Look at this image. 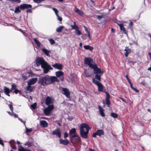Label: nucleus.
Returning <instances> with one entry per match:
<instances>
[{"instance_id":"f257e3e1","label":"nucleus","mask_w":151,"mask_h":151,"mask_svg":"<svg viewBox=\"0 0 151 151\" xmlns=\"http://www.w3.org/2000/svg\"><path fill=\"white\" fill-rule=\"evenodd\" d=\"M36 65L37 66L41 65V68L43 69V72L45 73H47L50 70H53V68L51 66L41 58H39L36 59Z\"/></svg>"},{"instance_id":"f03ea898","label":"nucleus","mask_w":151,"mask_h":151,"mask_svg":"<svg viewBox=\"0 0 151 151\" xmlns=\"http://www.w3.org/2000/svg\"><path fill=\"white\" fill-rule=\"evenodd\" d=\"M58 81V80L55 76H47L40 78L39 80V83L43 86H46L47 85L53 82Z\"/></svg>"},{"instance_id":"7ed1b4c3","label":"nucleus","mask_w":151,"mask_h":151,"mask_svg":"<svg viewBox=\"0 0 151 151\" xmlns=\"http://www.w3.org/2000/svg\"><path fill=\"white\" fill-rule=\"evenodd\" d=\"M90 129L89 126L86 124L83 123L81 125L80 134L82 138L84 139L87 138L88 134Z\"/></svg>"},{"instance_id":"20e7f679","label":"nucleus","mask_w":151,"mask_h":151,"mask_svg":"<svg viewBox=\"0 0 151 151\" xmlns=\"http://www.w3.org/2000/svg\"><path fill=\"white\" fill-rule=\"evenodd\" d=\"M32 6L31 5L24 4L21 5L19 7H16L14 11V12L18 14L21 12L20 9H24L26 8H31Z\"/></svg>"},{"instance_id":"39448f33","label":"nucleus","mask_w":151,"mask_h":151,"mask_svg":"<svg viewBox=\"0 0 151 151\" xmlns=\"http://www.w3.org/2000/svg\"><path fill=\"white\" fill-rule=\"evenodd\" d=\"M84 63L85 64L88 65L89 67L92 68L96 64L93 62V60L90 58H85Z\"/></svg>"},{"instance_id":"423d86ee","label":"nucleus","mask_w":151,"mask_h":151,"mask_svg":"<svg viewBox=\"0 0 151 151\" xmlns=\"http://www.w3.org/2000/svg\"><path fill=\"white\" fill-rule=\"evenodd\" d=\"M71 142L73 145L81 142L80 137L77 134H75L73 137H71Z\"/></svg>"},{"instance_id":"0eeeda50","label":"nucleus","mask_w":151,"mask_h":151,"mask_svg":"<svg viewBox=\"0 0 151 151\" xmlns=\"http://www.w3.org/2000/svg\"><path fill=\"white\" fill-rule=\"evenodd\" d=\"M54 107L53 105H49L48 107L44 110V112L47 115H49L51 111L53 109Z\"/></svg>"},{"instance_id":"6e6552de","label":"nucleus","mask_w":151,"mask_h":151,"mask_svg":"<svg viewBox=\"0 0 151 151\" xmlns=\"http://www.w3.org/2000/svg\"><path fill=\"white\" fill-rule=\"evenodd\" d=\"M92 68L93 69L95 74H102L103 73V70L102 69L101 70L100 68H98L96 64L94 65Z\"/></svg>"},{"instance_id":"1a4fd4ad","label":"nucleus","mask_w":151,"mask_h":151,"mask_svg":"<svg viewBox=\"0 0 151 151\" xmlns=\"http://www.w3.org/2000/svg\"><path fill=\"white\" fill-rule=\"evenodd\" d=\"M122 23H117V24L119 26L120 29L122 32L125 34H127V33L126 32L125 29L123 26V24L126 23V22L124 21L122 22Z\"/></svg>"},{"instance_id":"9d476101","label":"nucleus","mask_w":151,"mask_h":151,"mask_svg":"<svg viewBox=\"0 0 151 151\" xmlns=\"http://www.w3.org/2000/svg\"><path fill=\"white\" fill-rule=\"evenodd\" d=\"M54 101V99L51 97L47 96L46 99V104L49 105L50 104H52Z\"/></svg>"},{"instance_id":"9b49d317","label":"nucleus","mask_w":151,"mask_h":151,"mask_svg":"<svg viewBox=\"0 0 151 151\" xmlns=\"http://www.w3.org/2000/svg\"><path fill=\"white\" fill-rule=\"evenodd\" d=\"M52 134H53L55 135L58 137L59 138H60L61 137V132L59 129H57L54 130Z\"/></svg>"},{"instance_id":"f8f14e48","label":"nucleus","mask_w":151,"mask_h":151,"mask_svg":"<svg viewBox=\"0 0 151 151\" xmlns=\"http://www.w3.org/2000/svg\"><path fill=\"white\" fill-rule=\"evenodd\" d=\"M37 78H33L30 79L28 82V85H32L35 83L37 81Z\"/></svg>"},{"instance_id":"ddd939ff","label":"nucleus","mask_w":151,"mask_h":151,"mask_svg":"<svg viewBox=\"0 0 151 151\" xmlns=\"http://www.w3.org/2000/svg\"><path fill=\"white\" fill-rule=\"evenodd\" d=\"M9 143L10 144L12 148L14 150H15L17 148L16 146L15 145L16 143L15 141L14 140H12L9 142Z\"/></svg>"},{"instance_id":"4468645a","label":"nucleus","mask_w":151,"mask_h":151,"mask_svg":"<svg viewBox=\"0 0 151 151\" xmlns=\"http://www.w3.org/2000/svg\"><path fill=\"white\" fill-rule=\"evenodd\" d=\"M63 93L67 97L69 98L70 97V92L66 88H63Z\"/></svg>"},{"instance_id":"2eb2a0df","label":"nucleus","mask_w":151,"mask_h":151,"mask_svg":"<svg viewBox=\"0 0 151 151\" xmlns=\"http://www.w3.org/2000/svg\"><path fill=\"white\" fill-rule=\"evenodd\" d=\"M69 135L71 137H73L76 134V129L75 128H73L71 129L69 131Z\"/></svg>"},{"instance_id":"dca6fc26","label":"nucleus","mask_w":151,"mask_h":151,"mask_svg":"<svg viewBox=\"0 0 151 151\" xmlns=\"http://www.w3.org/2000/svg\"><path fill=\"white\" fill-rule=\"evenodd\" d=\"M54 68L59 70H61L62 68V65L58 63H56L52 65Z\"/></svg>"},{"instance_id":"f3484780","label":"nucleus","mask_w":151,"mask_h":151,"mask_svg":"<svg viewBox=\"0 0 151 151\" xmlns=\"http://www.w3.org/2000/svg\"><path fill=\"white\" fill-rule=\"evenodd\" d=\"M40 124L41 126L44 127H47L48 125L47 122L46 121L43 120L40 121Z\"/></svg>"},{"instance_id":"a211bd4d","label":"nucleus","mask_w":151,"mask_h":151,"mask_svg":"<svg viewBox=\"0 0 151 151\" xmlns=\"http://www.w3.org/2000/svg\"><path fill=\"white\" fill-rule=\"evenodd\" d=\"M4 91L6 95L9 96V93L10 91H12L11 90L9 89L8 88H7L6 87H4Z\"/></svg>"},{"instance_id":"6ab92c4d","label":"nucleus","mask_w":151,"mask_h":151,"mask_svg":"<svg viewBox=\"0 0 151 151\" xmlns=\"http://www.w3.org/2000/svg\"><path fill=\"white\" fill-rule=\"evenodd\" d=\"M74 10L76 13L81 16H82L84 15V13L83 12L77 8H75Z\"/></svg>"},{"instance_id":"aec40b11","label":"nucleus","mask_w":151,"mask_h":151,"mask_svg":"<svg viewBox=\"0 0 151 151\" xmlns=\"http://www.w3.org/2000/svg\"><path fill=\"white\" fill-rule=\"evenodd\" d=\"M59 141L60 144L64 145H66L69 143V141L67 139L63 140L62 139H60Z\"/></svg>"},{"instance_id":"412c9836","label":"nucleus","mask_w":151,"mask_h":151,"mask_svg":"<svg viewBox=\"0 0 151 151\" xmlns=\"http://www.w3.org/2000/svg\"><path fill=\"white\" fill-rule=\"evenodd\" d=\"M98 107L101 115L102 117H105V115L104 112V110L103 108L100 106H99Z\"/></svg>"},{"instance_id":"4be33fe9","label":"nucleus","mask_w":151,"mask_h":151,"mask_svg":"<svg viewBox=\"0 0 151 151\" xmlns=\"http://www.w3.org/2000/svg\"><path fill=\"white\" fill-rule=\"evenodd\" d=\"M124 51H126L125 53V55L126 57H127L131 52L130 49L128 47H125V49L124 50Z\"/></svg>"},{"instance_id":"5701e85b","label":"nucleus","mask_w":151,"mask_h":151,"mask_svg":"<svg viewBox=\"0 0 151 151\" xmlns=\"http://www.w3.org/2000/svg\"><path fill=\"white\" fill-rule=\"evenodd\" d=\"M98 86V91H102L104 89V86L101 83L97 85Z\"/></svg>"},{"instance_id":"b1692460","label":"nucleus","mask_w":151,"mask_h":151,"mask_svg":"<svg viewBox=\"0 0 151 151\" xmlns=\"http://www.w3.org/2000/svg\"><path fill=\"white\" fill-rule=\"evenodd\" d=\"M19 151H31V150L29 149L24 148L21 145H19Z\"/></svg>"},{"instance_id":"393cba45","label":"nucleus","mask_w":151,"mask_h":151,"mask_svg":"<svg viewBox=\"0 0 151 151\" xmlns=\"http://www.w3.org/2000/svg\"><path fill=\"white\" fill-rule=\"evenodd\" d=\"M42 51L44 52V53L47 56H50V55H49V53L50 52V51L48 50L47 49L45 48H43L42 49Z\"/></svg>"},{"instance_id":"a878e982","label":"nucleus","mask_w":151,"mask_h":151,"mask_svg":"<svg viewBox=\"0 0 151 151\" xmlns=\"http://www.w3.org/2000/svg\"><path fill=\"white\" fill-rule=\"evenodd\" d=\"M97 135L101 137L102 135L104 134V132L102 130H98L96 132Z\"/></svg>"},{"instance_id":"bb28decb","label":"nucleus","mask_w":151,"mask_h":151,"mask_svg":"<svg viewBox=\"0 0 151 151\" xmlns=\"http://www.w3.org/2000/svg\"><path fill=\"white\" fill-rule=\"evenodd\" d=\"M64 73L61 71H58L56 72V76L58 77H59L63 75Z\"/></svg>"},{"instance_id":"cd10ccee","label":"nucleus","mask_w":151,"mask_h":151,"mask_svg":"<svg viewBox=\"0 0 151 151\" xmlns=\"http://www.w3.org/2000/svg\"><path fill=\"white\" fill-rule=\"evenodd\" d=\"M83 47L86 50H89L90 51H92L93 50V47L89 45H85Z\"/></svg>"},{"instance_id":"c85d7f7f","label":"nucleus","mask_w":151,"mask_h":151,"mask_svg":"<svg viewBox=\"0 0 151 151\" xmlns=\"http://www.w3.org/2000/svg\"><path fill=\"white\" fill-rule=\"evenodd\" d=\"M64 27L63 26H61L57 28L56 31L58 32H61Z\"/></svg>"},{"instance_id":"c756f323","label":"nucleus","mask_w":151,"mask_h":151,"mask_svg":"<svg viewBox=\"0 0 151 151\" xmlns=\"http://www.w3.org/2000/svg\"><path fill=\"white\" fill-rule=\"evenodd\" d=\"M92 81L93 83L94 84H96V85H97L98 84H99L101 83L100 81H99L96 80L95 79V78H93L92 79Z\"/></svg>"},{"instance_id":"7c9ffc66","label":"nucleus","mask_w":151,"mask_h":151,"mask_svg":"<svg viewBox=\"0 0 151 151\" xmlns=\"http://www.w3.org/2000/svg\"><path fill=\"white\" fill-rule=\"evenodd\" d=\"M33 88L30 85H28L27 86L26 88V90L27 91H29V92L32 91Z\"/></svg>"},{"instance_id":"2f4dec72","label":"nucleus","mask_w":151,"mask_h":151,"mask_svg":"<svg viewBox=\"0 0 151 151\" xmlns=\"http://www.w3.org/2000/svg\"><path fill=\"white\" fill-rule=\"evenodd\" d=\"M34 41L38 47H40L41 44L40 42L36 38L34 39Z\"/></svg>"},{"instance_id":"473e14b6","label":"nucleus","mask_w":151,"mask_h":151,"mask_svg":"<svg viewBox=\"0 0 151 151\" xmlns=\"http://www.w3.org/2000/svg\"><path fill=\"white\" fill-rule=\"evenodd\" d=\"M34 41L38 47H40L41 44L40 42L36 38L34 39Z\"/></svg>"},{"instance_id":"72a5a7b5","label":"nucleus","mask_w":151,"mask_h":151,"mask_svg":"<svg viewBox=\"0 0 151 151\" xmlns=\"http://www.w3.org/2000/svg\"><path fill=\"white\" fill-rule=\"evenodd\" d=\"M32 145V143L31 142H27L24 144L25 146H27L28 147L31 146Z\"/></svg>"},{"instance_id":"f704fd0d","label":"nucleus","mask_w":151,"mask_h":151,"mask_svg":"<svg viewBox=\"0 0 151 151\" xmlns=\"http://www.w3.org/2000/svg\"><path fill=\"white\" fill-rule=\"evenodd\" d=\"M37 104L35 103L34 104L31 105V109H35L36 107Z\"/></svg>"},{"instance_id":"c9c22d12","label":"nucleus","mask_w":151,"mask_h":151,"mask_svg":"<svg viewBox=\"0 0 151 151\" xmlns=\"http://www.w3.org/2000/svg\"><path fill=\"white\" fill-rule=\"evenodd\" d=\"M8 113L11 116H14L15 118H18V115L16 114H13V113H11L10 112H8Z\"/></svg>"},{"instance_id":"e433bc0d","label":"nucleus","mask_w":151,"mask_h":151,"mask_svg":"<svg viewBox=\"0 0 151 151\" xmlns=\"http://www.w3.org/2000/svg\"><path fill=\"white\" fill-rule=\"evenodd\" d=\"M95 79H97L99 81H101L100 76L99 75L96 74L95 76Z\"/></svg>"},{"instance_id":"4c0bfd02","label":"nucleus","mask_w":151,"mask_h":151,"mask_svg":"<svg viewBox=\"0 0 151 151\" xmlns=\"http://www.w3.org/2000/svg\"><path fill=\"white\" fill-rule=\"evenodd\" d=\"M105 93L106 96V100H109L110 98V96L109 93L107 92L106 91L105 92Z\"/></svg>"},{"instance_id":"58836bf2","label":"nucleus","mask_w":151,"mask_h":151,"mask_svg":"<svg viewBox=\"0 0 151 151\" xmlns=\"http://www.w3.org/2000/svg\"><path fill=\"white\" fill-rule=\"evenodd\" d=\"M111 115L114 118H117L118 116L117 114L114 113H111Z\"/></svg>"},{"instance_id":"ea45409f","label":"nucleus","mask_w":151,"mask_h":151,"mask_svg":"<svg viewBox=\"0 0 151 151\" xmlns=\"http://www.w3.org/2000/svg\"><path fill=\"white\" fill-rule=\"evenodd\" d=\"M26 129V131L25 133L26 132H30L32 131V128L28 129L25 126Z\"/></svg>"},{"instance_id":"a19ab883","label":"nucleus","mask_w":151,"mask_h":151,"mask_svg":"<svg viewBox=\"0 0 151 151\" xmlns=\"http://www.w3.org/2000/svg\"><path fill=\"white\" fill-rule=\"evenodd\" d=\"M49 41L51 45H53L55 43V41L52 39H49Z\"/></svg>"},{"instance_id":"79ce46f5","label":"nucleus","mask_w":151,"mask_h":151,"mask_svg":"<svg viewBox=\"0 0 151 151\" xmlns=\"http://www.w3.org/2000/svg\"><path fill=\"white\" fill-rule=\"evenodd\" d=\"M10 1L13 3L15 2L16 3H20L21 2V1L20 0H11Z\"/></svg>"},{"instance_id":"37998d69","label":"nucleus","mask_w":151,"mask_h":151,"mask_svg":"<svg viewBox=\"0 0 151 151\" xmlns=\"http://www.w3.org/2000/svg\"><path fill=\"white\" fill-rule=\"evenodd\" d=\"M16 88H17V86L15 84H13L12 85V88L11 89V91H12L13 89L15 90V89H16Z\"/></svg>"},{"instance_id":"c03bdc74","label":"nucleus","mask_w":151,"mask_h":151,"mask_svg":"<svg viewBox=\"0 0 151 151\" xmlns=\"http://www.w3.org/2000/svg\"><path fill=\"white\" fill-rule=\"evenodd\" d=\"M33 1L37 3V4H38V3H40L42 1H44V0H33Z\"/></svg>"},{"instance_id":"a18cd8bd","label":"nucleus","mask_w":151,"mask_h":151,"mask_svg":"<svg viewBox=\"0 0 151 151\" xmlns=\"http://www.w3.org/2000/svg\"><path fill=\"white\" fill-rule=\"evenodd\" d=\"M52 9H53V11L55 12L56 15H57L58 14V10H57V9H55V8H52Z\"/></svg>"},{"instance_id":"49530a36","label":"nucleus","mask_w":151,"mask_h":151,"mask_svg":"<svg viewBox=\"0 0 151 151\" xmlns=\"http://www.w3.org/2000/svg\"><path fill=\"white\" fill-rule=\"evenodd\" d=\"M106 104L107 105L108 107H109L110 104V102L109 100H106Z\"/></svg>"},{"instance_id":"de8ad7c7","label":"nucleus","mask_w":151,"mask_h":151,"mask_svg":"<svg viewBox=\"0 0 151 151\" xmlns=\"http://www.w3.org/2000/svg\"><path fill=\"white\" fill-rule=\"evenodd\" d=\"M58 19L60 21H61L62 20V18L61 17L58 16V14L57 15H56Z\"/></svg>"},{"instance_id":"09e8293b","label":"nucleus","mask_w":151,"mask_h":151,"mask_svg":"<svg viewBox=\"0 0 151 151\" xmlns=\"http://www.w3.org/2000/svg\"><path fill=\"white\" fill-rule=\"evenodd\" d=\"M9 106L10 109L12 112L13 111V107H12V105L11 104H10L9 105Z\"/></svg>"},{"instance_id":"8fccbe9b","label":"nucleus","mask_w":151,"mask_h":151,"mask_svg":"<svg viewBox=\"0 0 151 151\" xmlns=\"http://www.w3.org/2000/svg\"><path fill=\"white\" fill-rule=\"evenodd\" d=\"M18 119L21 122L23 123L24 125H25V122L24 121H23L22 119H21L19 118H18Z\"/></svg>"},{"instance_id":"3c124183","label":"nucleus","mask_w":151,"mask_h":151,"mask_svg":"<svg viewBox=\"0 0 151 151\" xmlns=\"http://www.w3.org/2000/svg\"><path fill=\"white\" fill-rule=\"evenodd\" d=\"M97 17L98 19L99 20H100L103 17V16L102 15H97Z\"/></svg>"},{"instance_id":"603ef678","label":"nucleus","mask_w":151,"mask_h":151,"mask_svg":"<svg viewBox=\"0 0 151 151\" xmlns=\"http://www.w3.org/2000/svg\"><path fill=\"white\" fill-rule=\"evenodd\" d=\"M68 136V134L66 132H65L64 134V137L66 138Z\"/></svg>"},{"instance_id":"864d4df0","label":"nucleus","mask_w":151,"mask_h":151,"mask_svg":"<svg viewBox=\"0 0 151 151\" xmlns=\"http://www.w3.org/2000/svg\"><path fill=\"white\" fill-rule=\"evenodd\" d=\"M132 89V90H133L134 91H136V92L137 93L139 92V91L138 90H137V89H136V88H135L134 87H133Z\"/></svg>"},{"instance_id":"5fc2aeb1","label":"nucleus","mask_w":151,"mask_h":151,"mask_svg":"<svg viewBox=\"0 0 151 151\" xmlns=\"http://www.w3.org/2000/svg\"><path fill=\"white\" fill-rule=\"evenodd\" d=\"M0 144L2 145L3 146H4V144L2 140L0 139Z\"/></svg>"},{"instance_id":"6e6d98bb","label":"nucleus","mask_w":151,"mask_h":151,"mask_svg":"<svg viewBox=\"0 0 151 151\" xmlns=\"http://www.w3.org/2000/svg\"><path fill=\"white\" fill-rule=\"evenodd\" d=\"M77 33L78 34V35H79L81 34V33L80 31H79V30L77 31Z\"/></svg>"},{"instance_id":"4d7b16f0","label":"nucleus","mask_w":151,"mask_h":151,"mask_svg":"<svg viewBox=\"0 0 151 151\" xmlns=\"http://www.w3.org/2000/svg\"><path fill=\"white\" fill-rule=\"evenodd\" d=\"M97 135L96 132L95 133H94L93 134V137H96V135Z\"/></svg>"},{"instance_id":"13d9d810","label":"nucleus","mask_w":151,"mask_h":151,"mask_svg":"<svg viewBox=\"0 0 151 151\" xmlns=\"http://www.w3.org/2000/svg\"><path fill=\"white\" fill-rule=\"evenodd\" d=\"M126 79H127V80L128 81V82L129 83L130 82H131L129 80V79L128 76H127V75L126 76Z\"/></svg>"},{"instance_id":"bf43d9fd","label":"nucleus","mask_w":151,"mask_h":151,"mask_svg":"<svg viewBox=\"0 0 151 151\" xmlns=\"http://www.w3.org/2000/svg\"><path fill=\"white\" fill-rule=\"evenodd\" d=\"M19 91L16 89H15L14 90V92L16 94H17Z\"/></svg>"},{"instance_id":"052dcab7","label":"nucleus","mask_w":151,"mask_h":151,"mask_svg":"<svg viewBox=\"0 0 151 151\" xmlns=\"http://www.w3.org/2000/svg\"><path fill=\"white\" fill-rule=\"evenodd\" d=\"M74 29L76 31H77L78 30V27L77 26H76L74 27V29Z\"/></svg>"},{"instance_id":"680f3d73","label":"nucleus","mask_w":151,"mask_h":151,"mask_svg":"<svg viewBox=\"0 0 151 151\" xmlns=\"http://www.w3.org/2000/svg\"><path fill=\"white\" fill-rule=\"evenodd\" d=\"M23 79L24 80H25L27 79V77L25 76H23Z\"/></svg>"},{"instance_id":"e2e57ef3","label":"nucleus","mask_w":151,"mask_h":151,"mask_svg":"<svg viewBox=\"0 0 151 151\" xmlns=\"http://www.w3.org/2000/svg\"><path fill=\"white\" fill-rule=\"evenodd\" d=\"M129 83L130 85L131 88H132L133 87L132 86V83H131V82H130Z\"/></svg>"},{"instance_id":"0e129e2a","label":"nucleus","mask_w":151,"mask_h":151,"mask_svg":"<svg viewBox=\"0 0 151 151\" xmlns=\"http://www.w3.org/2000/svg\"><path fill=\"white\" fill-rule=\"evenodd\" d=\"M133 25V23L132 22L130 21V23L129 24V25L130 26H132Z\"/></svg>"},{"instance_id":"69168bd1","label":"nucleus","mask_w":151,"mask_h":151,"mask_svg":"<svg viewBox=\"0 0 151 151\" xmlns=\"http://www.w3.org/2000/svg\"><path fill=\"white\" fill-rule=\"evenodd\" d=\"M76 26L74 25H71V27H72V29H74V27H75Z\"/></svg>"},{"instance_id":"338daca9","label":"nucleus","mask_w":151,"mask_h":151,"mask_svg":"<svg viewBox=\"0 0 151 151\" xmlns=\"http://www.w3.org/2000/svg\"><path fill=\"white\" fill-rule=\"evenodd\" d=\"M148 70H150L151 72V64L150 65V67L148 68Z\"/></svg>"},{"instance_id":"774afa93","label":"nucleus","mask_w":151,"mask_h":151,"mask_svg":"<svg viewBox=\"0 0 151 151\" xmlns=\"http://www.w3.org/2000/svg\"><path fill=\"white\" fill-rule=\"evenodd\" d=\"M89 150H90V151H96L95 150H94L93 149H90Z\"/></svg>"}]
</instances>
